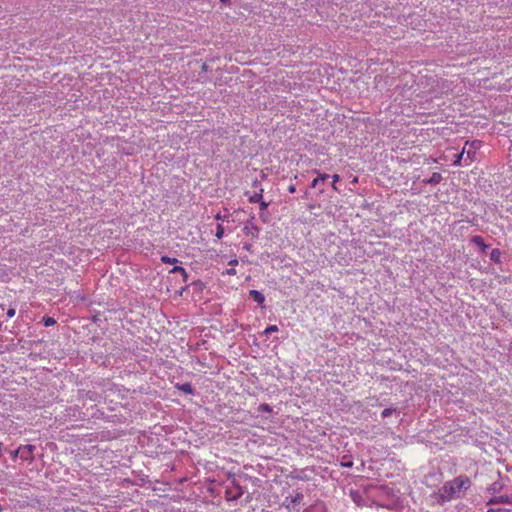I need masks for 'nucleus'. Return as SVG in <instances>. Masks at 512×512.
<instances>
[{
    "label": "nucleus",
    "mask_w": 512,
    "mask_h": 512,
    "mask_svg": "<svg viewBox=\"0 0 512 512\" xmlns=\"http://www.w3.org/2000/svg\"><path fill=\"white\" fill-rule=\"evenodd\" d=\"M471 486V480L466 475H460L447 481L434 496L438 504H444L453 499L460 498Z\"/></svg>",
    "instance_id": "obj_1"
},
{
    "label": "nucleus",
    "mask_w": 512,
    "mask_h": 512,
    "mask_svg": "<svg viewBox=\"0 0 512 512\" xmlns=\"http://www.w3.org/2000/svg\"><path fill=\"white\" fill-rule=\"evenodd\" d=\"M35 450L34 445H24L20 446V458L25 461L33 460V452Z\"/></svg>",
    "instance_id": "obj_2"
},
{
    "label": "nucleus",
    "mask_w": 512,
    "mask_h": 512,
    "mask_svg": "<svg viewBox=\"0 0 512 512\" xmlns=\"http://www.w3.org/2000/svg\"><path fill=\"white\" fill-rule=\"evenodd\" d=\"M499 503L512 504V494L510 496L501 495V496L493 497L487 502V505H493V504H499Z\"/></svg>",
    "instance_id": "obj_3"
},
{
    "label": "nucleus",
    "mask_w": 512,
    "mask_h": 512,
    "mask_svg": "<svg viewBox=\"0 0 512 512\" xmlns=\"http://www.w3.org/2000/svg\"><path fill=\"white\" fill-rule=\"evenodd\" d=\"M244 231L246 235H251L253 237H256L259 232V228L252 222L249 221L244 227Z\"/></svg>",
    "instance_id": "obj_4"
},
{
    "label": "nucleus",
    "mask_w": 512,
    "mask_h": 512,
    "mask_svg": "<svg viewBox=\"0 0 512 512\" xmlns=\"http://www.w3.org/2000/svg\"><path fill=\"white\" fill-rule=\"evenodd\" d=\"M442 180V175L438 172H434L430 178L428 179H424L423 180V183L424 184H431V185H437L441 182Z\"/></svg>",
    "instance_id": "obj_5"
},
{
    "label": "nucleus",
    "mask_w": 512,
    "mask_h": 512,
    "mask_svg": "<svg viewBox=\"0 0 512 512\" xmlns=\"http://www.w3.org/2000/svg\"><path fill=\"white\" fill-rule=\"evenodd\" d=\"M249 296L255 301L257 302L258 304H260L261 306H263V303L265 301V297L264 295L257 291V290H251L249 292Z\"/></svg>",
    "instance_id": "obj_6"
},
{
    "label": "nucleus",
    "mask_w": 512,
    "mask_h": 512,
    "mask_svg": "<svg viewBox=\"0 0 512 512\" xmlns=\"http://www.w3.org/2000/svg\"><path fill=\"white\" fill-rule=\"evenodd\" d=\"M329 178V175L328 174H325V173H319L318 174V177H316L312 183H311V187L312 188H315L320 182H324L325 180H327Z\"/></svg>",
    "instance_id": "obj_7"
},
{
    "label": "nucleus",
    "mask_w": 512,
    "mask_h": 512,
    "mask_svg": "<svg viewBox=\"0 0 512 512\" xmlns=\"http://www.w3.org/2000/svg\"><path fill=\"white\" fill-rule=\"evenodd\" d=\"M178 390L186 393V394H193V388L190 383H183L177 385Z\"/></svg>",
    "instance_id": "obj_8"
},
{
    "label": "nucleus",
    "mask_w": 512,
    "mask_h": 512,
    "mask_svg": "<svg viewBox=\"0 0 512 512\" xmlns=\"http://www.w3.org/2000/svg\"><path fill=\"white\" fill-rule=\"evenodd\" d=\"M471 241L482 248L483 251H485L488 248V245H486L483 241V238L481 236H473Z\"/></svg>",
    "instance_id": "obj_9"
},
{
    "label": "nucleus",
    "mask_w": 512,
    "mask_h": 512,
    "mask_svg": "<svg viewBox=\"0 0 512 512\" xmlns=\"http://www.w3.org/2000/svg\"><path fill=\"white\" fill-rule=\"evenodd\" d=\"M501 252L499 249H493L490 253V259L496 263L500 262Z\"/></svg>",
    "instance_id": "obj_10"
},
{
    "label": "nucleus",
    "mask_w": 512,
    "mask_h": 512,
    "mask_svg": "<svg viewBox=\"0 0 512 512\" xmlns=\"http://www.w3.org/2000/svg\"><path fill=\"white\" fill-rule=\"evenodd\" d=\"M262 192L263 190L261 189L259 193H255L253 196L250 197V202L252 203H259L261 200H262Z\"/></svg>",
    "instance_id": "obj_11"
},
{
    "label": "nucleus",
    "mask_w": 512,
    "mask_h": 512,
    "mask_svg": "<svg viewBox=\"0 0 512 512\" xmlns=\"http://www.w3.org/2000/svg\"><path fill=\"white\" fill-rule=\"evenodd\" d=\"M236 490L237 492L233 496L229 497V500H236L243 495V490L240 486L237 485Z\"/></svg>",
    "instance_id": "obj_12"
},
{
    "label": "nucleus",
    "mask_w": 512,
    "mask_h": 512,
    "mask_svg": "<svg viewBox=\"0 0 512 512\" xmlns=\"http://www.w3.org/2000/svg\"><path fill=\"white\" fill-rule=\"evenodd\" d=\"M258 411L259 412H267V413H269V412L272 411V408L268 404L263 403V404L259 405Z\"/></svg>",
    "instance_id": "obj_13"
},
{
    "label": "nucleus",
    "mask_w": 512,
    "mask_h": 512,
    "mask_svg": "<svg viewBox=\"0 0 512 512\" xmlns=\"http://www.w3.org/2000/svg\"><path fill=\"white\" fill-rule=\"evenodd\" d=\"M161 261L166 264H174L178 262L176 258H170L168 256H162Z\"/></svg>",
    "instance_id": "obj_14"
},
{
    "label": "nucleus",
    "mask_w": 512,
    "mask_h": 512,
    "mask_svg": "<svg viewBox=\"0 0 512 512\" xmlns=\"http://www.w3.org/2000/svg\"><path fill=\"white\" fill-rule=\"evenodd\" d=\"M277 331H278V327H277V325H271V326H268V327L264 330V334L269 335V334L274 333V332H277Z\"/></svg>",
    "instance_id": "obj_15"
},
{
    "label": "nucleus",
    "mask_w": 512,
    "mask_h": 512,
    "mask_svg": "<svg viewBox=\"0 0 512 512\" xmlns=\"http://www.w3.org/2000/svg\"><path fill=\"white\" fill-rule=\"evenodd\" d=\"M170 273H180L181 275H185V269L183 267H180V266H174L170 270Z\"/></svg>",
    "instance_id": "obj_16"
},
{
    "label": "nucleus",
    "mask_w": 512,
    "mask_h": 512,
    "mask_svg": "<svg viewBox=\"0 0 512 512\" xmlns=\"http://www.w3.org/2000/svg\"><path fill=\"white\" fill-rule=\"evenodd\" d=\"M43 321H44V325L46 327L52 326L56 323L55 319L52 317H46L43 319Z\"/></svg>",
    "instance_id": "obj_17"
},
{
    "label": "nucleus",
    "mask_w": 512,
    "mask_h": 512,
    "mask_svg": "<svg viewBox=\"0 0 512 512\" xmlns=\"http://www.w3.org/2000/svg\"><path fill=\"white\" fill-rule=\"evenodd\" d=\"M223 235H224V228H223V226H222V225H220V224H219V225L217 226V229H216V237H217L218 239H221V238L223 237Z\"/></svg>",
    "instance_id": "obj_18"
},
{
    "label": "nucleus",
    "mask_w": 512,
    "mask_h": 512,
    "mask_svg": "<svg viewBox=\"0 0 512 512\" xmlns=\"http://www.w3.org/2000/svg\"><path fill=\"white\" fill-rule=\"evenodd\" d=\"M303 497L304 496L302 493H300V492L296 493L295 497L292 500V503H295V504L301 503V501L303 500Z\"/></svg>",
    "instance_id": "obj_19"
},
{
    "label": "nucleus",
    "mask_w": 512,
    "mask_h": 512,
    "mask_svg": "<svg viewBox=\"0 0 512 512\" xmlns=\"http://www.w3.org/2000/svg\"><path fill=\"white\" fill-rule=\"evenodd\" d=\"M332 179H333V183H332V187L335 191H338V188L336 186L337 182L340 180V176L338 174H334L332 176Z\"/></svg>",
    "instance_id": "obj_20"
},
{
    "label": "nucleus",
    "mask_w": 512,
    "mask_h": 512,
    "mask_svg": "<svg viewBox=\"0 0 512 512\" xmlns=\"http://www.w3.org/2000/svg\"><path fill=\"white\" fill-rule=\"evenodd\" d=\"M393 411H394V409H392V408H386L382 411L381 416L383 418H386V417L390 416L393 413Z\"/></svg>",
    "instance_id": "obj_21"
},
{
    "label": "nucleus",
    "mask_w": 512,
    "mask_h": 512,
    "mask_svg": "<svg viewBox=\"0 0 512 512\" xmlns=\"http://www.w3.org/2000/svg\"><path fill=\"white\" fill-rule=\"evenodd\" d=\"M464 154H465V148L463 149V151L460 154H458L457 159L454 162L455 165L461 164V161L464 158Z\"/></svg>",
    "instance_id": "obj_22"
},
{
    "label": "nucleus",
    "mask_w": 512,
    "mask_h": 512,
    "mask_svg": "<svg viewBox=\"0 0 512 512\" xmlns=\"http://www.w3.org/2000/svg\"><path fill=\"white\" fill-rule=\"evenodd\" d=\"M18 456H20V447L11 452V457L13 460H15Z\"/></svg>",
    "instance_id": "obj_23"
},
{
    "label": "nucleus",
    "mask_w": 512,
    "mask_h": 512,
    "mask_svg": "<svg viewBox=\"0 0 512 512\" xmlns=\"http://www.w3.org/2000/svg\"><path fill=\"white\" fill-rule=\"evenodd\" d=\"M487 512H510V510L504 509V508H497V509L491 508Z\"/></svg>",
    "instance_id": "obj_24"
},
{
    "label": "nucleus",
    "mask_w": 512,
    "mask_h": 512,
    "mask_svg": "<svg viewBox=\"0 0 512 512\" xmlns=\"http://www.w3.org/2000/svg\"><path fill=\"white\" fill-rule=\"evenodd\" d=\"M341 466H342V467L350 468V467H352V466H353V462H352V461H350V460H349V461H342V462H341Z\"/></svg>",
    "instance_id": "obj_25"
},
{
    "label": "nucleus",
    "mask_w": 512,
    "mask_h": 512,
    "mask_svg": "<svg viewBox=\"0 0 512 512\" xmlns=\"http://www.w3.org/2000/svg\"><path fill=\"white\" fill-rule=\"evenodd\" d=\"M259 204H260V209H261L262 211L266 210V209H267V207H268V203H267V202H265V201H263V200H261V201L259 202Z\"/></svg>",
    "instance_id": "obj_26"
},
{
    "label": "nucleus",
    "mask_w": 512,
    "mask_h": 512,
    "mask_svg": "<svg viewBox=\"0 0 512 512\" xmlns=\"http://www.w3.org/2000/svg\"><path fill=\"white\" fill-rule=\"evenodd\" d=\"M480 145H481V142H480V141H473V142L471 143V148H473V149H478V148L480 147Z\"/></svg>",
    "instance_id": "obj_27"
},
{
    "label": "nucleus",
    "mask_w": 512,
    "mask_h": 512,
    "mask_svg": "<svg viewBox=\"0 0 512 512\" xmlns=\"http://www.w3.org/2000/svg\"><path fill=\"white\" fill-rule=\"evenodd\" d=\"M466 153H467V158L470 159V160H473L475 152L471 151V150H468Z\"/></svg>",
    "instance_id": "obj_28"
},
{
    "label": "nucleus",
    "mask_w": 512,
    "mask_h": 512,
    "mask_svg": "<svg viewBox=\"0 0 512 512\" xmlns=\"http://www.w3.org/2000/svg\"><path fill=\"white\" fill-rule=\"evenodd\" d=\"M14 315H15V309H13V308L8 309L7 316L11 318Z\"/></svg>",
    "instance_id": "obj_29"
},
{
    "label": "nucleus",
    "mask_w": 512,
    "mask_h": 512,
    "mask_svg": "<svg viewBox=\"0 0 512 512\" xmlns=\"http://www.w3.org/2000/svg\"><path fill=\"white\" fill-rule=\"evenodd\" d=\"M226 273L228 275H235L236 274V270L234 268H231V269H228Z\"/></svg>",
    "instance_id": "obj_30"
},
{
    "label": "nucleus",
    "mask_w": 512,
    "mask_h": 512,
    "mask_svg": "<svg viewBox=\"0 0 512 512\" xmlns=\"http://www.w3.org/2000/svg\"><path fill=\"white\" fill-rule=\"evenodd\" d=\"M201 69L203 72H207L208 71V65L206 63H203L202 66H201Z\"/></svg>",
    "instance_id": "obj_31"
},
{
    "label": "nucleus",
    "mask_w": 512,
    "mask_h": 512,
    "mask_svg": "<svg viewBox=\"0 0 512 512\" xmlns=\"http://www.w3.org/2000/svg\"><path fill=\"white\" fill-rule=\"evenodd\" d=\"M288 191H289L290 193H294V192L296 191L295 186H294V185H290V186L288 187Z\"/></svg>",
    "instance_id": "obj_32"
},
{
    "label": "nucleus",
    "mask_w": 512,
    "mask_h": 512,
    "mask_svg": "<svg viewBox=\"0 0 512 512\" xmlns=\"http://www.w3.org/2000/svg\"><path fill=\"white\" fill-rule=\"evenodd\" d=\"M237 264H238V260L237 259H233V260L229 261V265H231V266H235Z\"/></svg>",
    "instance_id": "obj_33"
},
{
    "label": "nucleus",
    "mask_w": 512,
    "mask_h": 512,
    "mask_svg": "<svg viewBox=\"0 0 512 512\" xmlns=\"http://www.w3.org/2000/svg\"><path fill=\"white\" fill-rule=\"evenodd\" d=\"M182 278H183V280H184V281H187L188 274H187V272H186V271H185V275H182Z\"/></svg>",
    "instance_id": "obj_34"
},
{
    "label": "nucleus",
    "mask_w": 512,
    "mask_h": 512,
    "mask_svg": "<svg viewBox=\"0 0 512 512\" xmlns=\"http://www.w3.org/2000/svg\"><path fill=\"white\" fill-rule=\"evenodd\" d=\"M492 490H493L494 492H496V491L498 490V488H497V486H496V483H495V484H493V488H492Z\"/></svg>",
    "instance_id": "obj_35"
},
{
    "label": "nucleus",
    "mask_w": 512,
    "mask_h": 512,
    "mask_svg": "<svg viewBox=\"0 0 512 512\" xmlns=\"http://www.w3.org/2000/svg\"><path fill=\"white\" fill-rule=\"evenodd\" d=\"M226 493L228 494V498H229V497H231V496H233V495H232V493H230V491H229V490H227V491H226Z\"/></svg>",
    "instance_id": "obj_36"
},
{
    "label": "nucleus",
    "mask_w": 512,
    "mask_h": 512,
    "mask_svg": "<svg viewBox=\"0 0 512 512\" xmlns=\"http://www.w3.org/2000/svg\"><path fill=\"white\" fill-rule=\"evenodd\" d=\"M220 2H222V3H229L230 0H220Z\"/></svg>",
    "instance_id": "obj_37"
},
{
    "label": "nucleus",
    "mask_w": 512,
    "mask_h": 512,
    "mask_svg": "<svg viewBox=\"0 0 512 512\" xmlns=\"http://www.w3.org/2000/svg\"><path fill=\"white\" fill-rule=\"evenodd\" d=\"M216 219H217V220H220V219H222V216H221L220 214H218V215L216 216Z\"/></svg>",
    "instance_id": "obj_38"
}]
</instances>
